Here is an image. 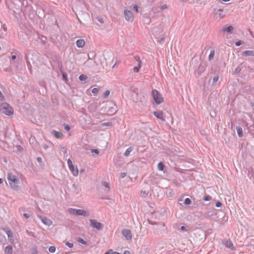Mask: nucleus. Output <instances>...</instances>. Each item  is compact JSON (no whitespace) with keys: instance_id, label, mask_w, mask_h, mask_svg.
Here are the masks:
<instances>
[{"instance_id":"1","label":"nucleus","mask_w":254,"mask_h":254,"mask_svg":"<svg viewBox=\"0 0 254 254\" xmlns=\"http://www.w3.org/2000/svg\"><path fill=\"white\" fill-rule=\"evenodd\" d=\"M7 180L11 189L14 190L18 191L19 190L18 184H19V179L15 175L11 173H8Z\"/></svg>"},{"instance_id":"2","label":"nucleus","mask_w":254,"mask_h":254,"mask_svg":"<svg viewBox=\"0 0 254 254\" xmlns=\"http://www.w3.org/2000/svg\"><path fill=\"white\" fill-rule=\"evenodd\" d=\"M0 112L7 116H11L13 114V110L7 103H3L0 105Z\"/></svg>"},{"instance_id":"3","label":"nucleus","mask_w":254,"mask_h":254,"mask_svg":"<svg viewBox=\"0 0 254 254\" xmlns=\"http://www.w3.org/2000/svg\"><path fill=\"white\" fill-rule=\"evenodd\" d=\"M151 224H155L153 227L155 232L158 235H163L166 233V228L164 223L156 224L155 222H151Z\"/></svg>"},{"instance_id":"4","label":"nucleus","mask_w":254,"mask_h":254,"mask_svg":"<svg viewBox=\"0 0 254 254\" xmlns=\"http://www.w3.org/2000/svg\"><path fill=\"white\" fill-rule=\"evenodd\" d=\"M151 95L156 105H159L164 101V98L162 95L157 90H153Z\"/></svg>"},{"instance_id":"5","label":"nucleus","mask_w":254,"mask_h":254,"mask_svg":"<svg viewBox=\"0 0 254 254\" xmlns=\"http://www.w3.org/2000/svg\"><path fill=\"white\" fill-rule=\"evenodd\" d=\"M68 211L70 214L76 216H86L87 215V212L83 209H77L70 208L68 209Z\"/></svg>"},{"instance_id":"6","label":"nucleus","mask_w":254,"mask_h":254,"mask_svg":"<svg viewBox=\"0 0 254 254\" xmlns=\"http://www.w3.org/2000/svg\"><path fill=\"white\" fill-rule=\"evenodd\" d=\"M90 226L93 228H96L98 231L102 230L104 228V225L101 223L98 222L96 220L90 219Z\"/></svg>"},{"instance_id":"7","label":"nucleus","mask_w":254,"mask_h":254,"mask_svg":"<svg viewBox=\"0 0 254 254\" xmlns=\"http://www.w3.org/2000/svg\"><path fill=\"white\" fill-rule=\"evenodd\" d=\"M126 20L128 22H132L133 19V16L132 12L129 10L125 9L124 12Z\"/></svg>"},{"instance_id":"8","label":"nucleus","mask_w":254,"mask_h":254,"mask_svg":"<svg viewBox=\"0 0 254 254\" xmlns=\"http://www.w3.org/2000/svg\"><path fill=\"white\" fill-rule=\"evenodd\" d=\"M122 234L126 238L127 240H131L132 235L130 230L125 229L122 231Z\"/></svg>"},{"instance_id":"9","label":"nucleus","mask_w":254,"mask_h":254,"mask_svg":"<svg viewBox=\"0 0 254 254\" xmlns=\"http://www.w3.org/2000/svg\"><path fill=\"white\" fill-rule=\"evenodd\" d=\"M223 244L225 245L227 248L231 249L232 251L235 250V248L234 247L233 243L230 240H224L223 242Z\"/></svg>"},{"instance_id":"10","label":"nucleus","mask_w":254,"mask_h":254,"mask_svg":"<svg viewBox=\"0 0 254 254\" xmlns=\"http://www.w3.org/2000/svg\"><path fill=\"white\" fill-rule=\"evenodd\" d=\"M134 59L137 62H138V65L137 66L134 67V68H133V70L134 72H138L139 71V68L141 66V62L140 59V58L138 56H135Z\"/></svg>"},{"instance_id":"11","label":"nucleus","mask_w":254,"mask_h":254,"mask_svg":"<svg viewBox=\"0 0 254 254\" xmlns=\"http://www.w3.org/2000/svg\"><path fill=\"white\" fill-rule=\"evenodd\" d=\"M40 219L42 221V222L45 225L47 226H50L52 224V222L50 219H48L45 216H40Z\"/></svg>"},{"instance_id":"12","label":"nucleus","mask_w":254,"mask_h":254,"mask_svg":"<svg viewBox=\"0 0 254 254\" xmlns=\"http://www.w3.org/2000/svg\"><path fill=\"white\" fill-rule=\"evenodd\" d=\"M51 133L52 134L54 135L55 137L58 139H61L63 136V134L62 132L55 130H52L51 131Z\"/></svg>"},{"instance_id":"13","label":"nucleus","mask_w":254,"mask_h":254,"mask_svg":"<svg viewBox=\"0 0 254 254\" xmlns=\"http://www.w3.org/2000/svg\"><path fill=\"white\" fill-rule=\"evenodd\" d=\"M4 230L5 231L9 239L11 241L13 240L14 237L12 232L8 228H4Z\"/></svg>"},{"instance_id":"14","label":"nucleus","mask_w":254,"mask_h":254,"mask_svg":"<svg viewBox=\"0 0 254 254\" xmlns=\"http://www.w3.org/2000/svg\"><path fill=\"white\" fill-rule=\"evenodd\" d=\"M243 57L254 56V50H248L242 53Z\"/></svg>"},{"instance_id":"15","label":"nucleus","mask_w":254,"mask_h":254,"mask_svg":"<svg viewBox=\"0 0 254 254\" xmlns=\"http://www.w3.org/2000/svg\"><path fill=\"white\" fill-rule=\"evenodd\" d=\"M153 115L158 119L162 120L163 121L164 120L163 119V115L162 111H154L153 112Z\"/></svg>"},{"instance_id":"16","label":"nucleus","mask_w":254,"mask_h":254,"mask_svg":"<svg viewBox=\"0 0 254 254\" xmlns=\"http://www.w3.org/2000/svg\"><path fill=\"white\" fill-rule=\"evenodd\" d=\"M68 167H69L70 171L72 172V174L74 176H76L78 175V171L77 167L75 168L73 165H72V166H70Z\"/></svg>"},{"instance_id":"17","label":"nucleus","mask_w":254,"mask_h":254,"mask_svg":"<svg viewBox=\"0 0 254 254\" xmlns=\"http://www.w3.org/2000/svg\"><path fill=\"white\" fill-rule=\"evenodd\" d=\"M79 79L82 82H84V83L88 82L89 81L88 77L85 74H81L79 76Z\"/></svg>"},{"instance_id":"18","label":"nucleus","mask_w":254,"mask_h":254,"mask_svg":"<svg viewBox=\"0 0 254 254\" xmlns=\"http://www.w3.org/2000/svg\"><path fill=\"white\" fill-rule=\"evenodd\" d=\"M76 45L78 48H82L85 45V41L83 39H78L76 41Z\"/></svg>"},{"instance_id":"19","label":"nucleus","mask_w":254,"mask_h":254,"mask_svg":"<svg viewBox=\"0 0 254 254\" xmlns=\"http://www.w3.org/2000/svg\"><path fill=\"white\" fill-rule=\"evenodd\" d=\"M72 189H73V191L76 194L78 193L81 190V189L79 188L78 186L75 184L72 185Z\"/></svg>"},{"instance_id":"20","label":"nucleus","mask_w":254,"mask_h":254,"mask_svg":"<svg viewBox=\"0 0 254 254\" xmlns=\"http://www.w3.org/2000/svg\"><path fill=\"white\" fill-rule=\"evenodd\" d=\"M233 30H234L233 27L231 25H230V26H228L227 27L224 28L222 29V31L224 32H227L229 33H232Z\"/></svg>"},{"instance_id":"21","label":"nucleus","mask_w":254,"mask_h":254,"mask_svg":"<svg viewBox=\"0 0 254 254\" xmlns=\"http://www.w3.org/2000/svg\"><path fill=\"white\" fill-rule=\"evenodd\" d=\"M4 252L7 254H12V247L11 245H8L6 246L5 248Z\"/></svg>"},{"instance_id":"22","label":"nucleus","mask_w":254,"mask_h":254,"mask_svg":"<svg viewBox=\"0 0 254 254\" xmlns=\"http://www.w3.org/2000/svg\"><path fill=\"white\" fill-rule=\"evenodd\" d=\"M236 129L238 136L239 137H242L243 136V131L242 128L241 127H237Z\"/></svg>"},{"instance_id":"23","label":"nucleus","mask_w":254,"mask_h":254,"mask_svg":"<svg viewBox=\"0 0 254 254\" xmlns=\"http://www.w3.org/2000/svg\"><path fill=\"white\" fill-rule=\"evenodd\" d=\"M214 55H215V50L214 49L211 50L210 53L208 56V61H211V60H212L214 58Z\"/></svg>"},{"instance_id":"24","label":"nucleus","mask_w":254,"mask_h":254,"mask_svg":"<svg viewBox=\"0 0 254 254\" xmlns=\"http://www.w3.org/2000/svg\"><path fill=\"white\" fill-rule=\"evenodd\" d=\"M158 169L159 171H163L165 168L164 164L162 162H160L157 165Z\"/></svg>"},{"instance_id":"25","label":"nucleus","mask_w":254,"mask_h":254,"mask_svg":"<svg viewBox=\"0 0 254 254\" xmlns=\"http://www.w3.org/2000/svg\"><path fill=\"white\" fill-rule=\"evenodd\" d=\"M132 148L131 147H129L126 150V151L124 153V155L126 157L128 156L130 154V153L132 151Z\"/></svg>"},{"instance_id":"26","label":"nucleus","mask_w":254,"mask_h":254,"mask_svg":"<svg viewBox=\"0 0 254 254\" xmlns=\"http://www.w3.org/2000/svg\"><path fill=\"white\" fill-rule=\"evenodd\" d=\"M191 200L190 198H186L183 202L185 205H190L191 204Z\"/></svg>"},{"instance_id":"27","label":"nucleus","mask_w":254,"mask_h":254,"mask_svg":"<svg viewBox=\"0 0 254 254\" xmlns=\"http://www.w3.org/2000/svg\"><path fill=\"white\" fill-rule=\"evenodd\" d=\"M62 76L63 80L66 83H68V78H67V75L66 73L63 72L62 73Z\"/></svg>"},{"instance_id":"28","label":"nucleus","mask_w":254,"mask_h":254,"mask_svg":"<svg viewBox=\"0 0 254 254\" xmlns=\"http://www.w3.org/2000/svg\"><path fill=\"white\" fill-rule=\"evenodd\" d=\"M77 241L82 245H87V242L81 238H78Z\"/></svg>"},{"instance_id":"29","label":"nucleus","mask_w":254,"mask_h":254,"mask_svg":"<svg viewBox=\"0 0 254 254\" xmlns=\"http://www.w3.org/2000/svg\"><path fill=\"white\" fill-rule=\"evenodd\" d=\"M219 79V77L217 75H216V76H215L213 78V81H212V85H214L215 84V83L218 81Z\"/></svg>"},{"instance_id":"30","label":"nucleus","mask_w":254,"mask_h":254,"mask_svg":"<svg viewBox=\"0 0 254 254\" xmlns=\"http://www.w3.org/2000/svg\"><path fill=\"white\" fill-rule=\"evenodd\" d=\"M102 185L104 187H106L107 188H108V190L107 191H109V189H110V185L109 183H108L107 182H102Z\"/></svg>"},{"instance_id":"31","label":"nucleus","mask_w":254,"mask_h":254,"mask_svg":"<svg viewBox=\"0 0 254 254\" xmlns=\"http://www.w3.org/2000/svg\"><path fill=\"white\" fill-rule=\"evenodd\" d=\"M110 93V92L109 90H106L103 94V97L104 98H107L109 94Z\"/></svg>"},{"instance_id":"32","label":"nucleus","mask_w":254,"mask_h":254,"mask_svg":"<svg viewBox=\"0 0 254 254\" xmlns=\"http://www.w3.org/2000/svg\"><path fill=\"white\" fill-rule=\"evenodd\" d=\"M49 251L51 253H54L56 251V247L54 246H51L49 248Z\"/></svg>"},{"instance_id":"33","label":"nucleus","mask_w":254,"mask_h":254,"mask_svg":"<svg viewBox=\"0 0 254 254\" xmlns=\"http://www.w3.org/2000/svg\"><path fill=\"white\" fill-rule=\"evenodd\" d=\"M203 199L204 201H209L211 199V197L209 195H206L203 197Z\"/></svg>"},{"instance_id":"34","label":"nucleus","mask_w":254,"mask_h":254,"mask_svg":"<svg viewBox=\"0 0 254 254\" xmlns=\"http://www.w3.org/2000/svg\"><path fill=\"white\" fill-rule=\"evenodd\" d=\"M165 40L164 37H161L158 40L157 42L159 43L160 44H162Z\"/></svg>"},{"instance_id":"35","label":"nucleus","mask_w":254,"mask_h":254,"mask_svg":"<svg viewBox=\"0 0 254 254\" xmlns=\"http://www.w3.org/2000/svg\"><path fill=\"white\" fill-rule=\"evenodd\" d=\"M112 125V124L111 122L104 123L102 124V126L110 127Z\"/></svg>"},{"instance_id":"36","label":"nucleus","mask_w":254,"mask_h":254,"mask_svg":"<svg viewBox=\"0 0 254 254\" xmlns=\"http://www.w3.org/2000/svg\"><path fill=\"white\" fill-rule=\"evenodd\" d=\"M65 245L67 246V247H68L69 248H71L73 247V243H69V242H65Z\"/></svg>"},{"instance_id":"37","label":"nucleus","mask_w":254,"mask_h":254,"mask_svg":"<svg viewBox=\"0 0 254 254\" xmlns=\"http://www.w3.org/2000/svg\"><path fill=\"white\" fill-rule=\"evenodd\" d=\"M244 42L242 41L239 40L235 43V45L236 46H240L242 44H243Z\"/></svg>"},{"instance_id":"38","label":"nucleus","mask_w":254,"mask_h":254,"mask_svg":"<svg viewBox=\"0 0 254 254\" xmlns=\"http://www.w3.org/2000/svg\"><path fill=\"white\" fill-rule=\"evenodd\" d=\"M242 70V68L240 66L237 67L236 68L235 70V72L236 73H239Z\"/></svg>"},{"instance_id":"39","label":"nucleus","mask_w":254,"mask_h":254,"mask_svg":"<svg viewBox=\"0 0 254 254\" xmlns=\"http://www.w3.org/2000/svg\"><path fill=\"white\" fill-rule=\"evenodd\" d=\"M99 91V89L97 88H94L92 90V93L93 94H97Z\"/></svg>"},{"instance_id":"40","label":"nucleus","mask_w":254,"mask_h":254,"mask_svg":"<svg viewBox=\"0 0 254 254\" xmlns=\"http://www.w3.org/2000/svg\"><path fill=\"white\" fill-rule=\"evenodd\" d=\"M91 151L92 153H95L96 154H98L99 153V150L97 149H92Z\"/></svg>"},{"instance_id":"41","label":"nucleus","mask_w":254,"mask_h":254,"mask_svg":"<svg viewBox=\"0 0 254 254\" xmlns=\"http://www.w3.org/2000/svg\"><path fill=\"white\" fill-rule=\"evenodd\" d=\"M222 203L219 201H217L215 203V206L217 207H221L222 206Z\"/></svg>"},{"instance_id":"42","label":"nucleus","mask_w":254,"mask_h":254,"mask_svg":"<svg viewBox=\"0 0 254 254\" xmlns=\"http://www.w3.org/2000/svg\"><path fill=\"white\" fill-rule=\"evenodd\" d=\"M133 10L136 12H138V7L136 4H134L133 6Z\"/></svg>"},{"instance_id":"43","label":"nucleus","mask_w":254,"mask_h":254,"mask_svg":"<svg viewBox=\"0 0 254 254\" xmlns=\"http://www.w3.org/2000/svg\"><path fill=\"white\" fill-rule=\"evenodd\" d=\"M64 129L66 130V131H69L70 129V127H69V125H64Z\"/></svg>"},{"instance_id":"44","label":"nucleus","mask_w":254,"mask_h":254,"mask_svg":"<svg viewBox=\"0 0 254 254\" xmlns=\"http://www.w3.org/2000/svg\"><path fill=\"white\" fill-rule=\"evenodd\" d=\"M127 176V173L125 172H123L120 174V177L121 178H124Z\"/></svg>"},{"instance_id":"45","label":"nucleus","mask_w":254,"mask_h":254,"mask_svg":"<svg viewBox=\"0 0 254 254\" xmlns=\"http://www.w3.org/2000/svg\"><path fill=\"white\" fill-rule=\"evenodd\" d=\"M67 164H68V167H69L70 166H72V165H73L71 160L69 159H68V160H67Z\"/></svg>"},{"instance_id":"46","label":"nucleus","mask_w":254,"mask_h":254,"mask_svg":"<svg viewBox=\"0 0 254 254\" xmlns=\"http://www.w3.org/2000/svg\"><path fill=\"white\" fill-rule=\"evenodd\" d=\"M42 147L44 149L46 150L48 148L49 146L47 144L44 143L42 144Z\"/></svg>"},{"instance_id":"47","label":"nucleus","mask_w":254,"mask_h":254,"mask_svg":"<svg viewBox=\"0 0 254 254\" xmlns=\"http://www.w3.org/2000/svg\"><path fill=\"white\" fill-rule=\"evenodd\" d=\"M37 160L39 164H41L42 163V159L41 157H37Z\"/></svg>"},{"instance_id":"48","label":"nucleus","mask_w":254,"mask_h":254,"mask_svg":"<svg viewBox=\"0 0 254 254\" xmlns=\"http://www.w3.org/2000/svg\"><path fill=\"white\" fill-rule=\"evenodd\" d=\"M182 1L184 2L189 1V2L191 3L194 2V0H182Z\"/></svg>"},{"instance_id":"49","label":"nucleus","mask_w":254,"mask_h":254,"mask_svg":"<svg viewBox=\"0 0 254 254\" xmlns=\"http://www.w3.org/2000/svg\"><path fill=\"white\" fill-rule=\"evenodd\" d=\"M23 216L26 218H29L30 216V214H28V213H24L23 214Z\"/></svg>"},{"instance_id":"50","label":"nucleus","mask_w":254,"mask_h":254,"mask_svg":"<svg viewBox=\"0 0 254 254\" xmlns=\"http://www.w3.org/2000/svg\"><path fill=\"white\" fill-rule=\"evenodd\" d=\"M180 229L182 231H187L188 230V229H186V227L184 226H181Z\"/></svg>"},{"instance_id":"51","label":"nucleus","mask_w":254,"mask_h":254,"mask_svg":"<svg viewBox=\"0 0 254 254\" xmlns=\"http://www.w3.org/2000/svg\"><path fill=\"white\" fill-rule=\"evenodd\" d=\"M62 150L64 152V153H67V149H66V147H62Z\"/></svg>"},{"instance_id":"52","label":"nucleus","mask_w":254,"mask_h":254,"mask_svg":"<svg viewBox=\"0 0 254 254\" xmlns=\"http://www.w3.org/2000/svg\"><path fill=\"white\" fill-rule=\"evenodd\" d=\"M97 20L99 22H100L101 23H103L104 22L103 20L101 18L98 17Z\"/></svg>"},{"instance_id":"53","label":"nucleus","mask_w":254,"mask_h":254,"mask_svg":"<svg viewBox=\"0 0 254 254\" xmlns=\"http://www.w3.org/2000/svg\"><path fill=\"white\" fill-rule=\"evenodd\" d=\"M112 252V250H109L107 252H106L104 254H111V252Z\"/></svg>"},{"instance_id":"54","label":"nucleus","mask_w":254,"mask_h":254,"mask_svg":"<svg viewBox=\"0 0 254 254\" xmlns=\"http://www.w3.org/2000/svg\"><path fill=\"white\" fill-rule=\"evenodd\" d=\"M32 254H38V252L36 250H33Z\"/></svg>"},{"instance_id":"55","label":"nucleus","mask_w":254,"mask_h":254,"mask_svg":"<svg viewBox=\"0 0 254 254\" xmlns=\"http://www.w3.org/2000/svg\"><path fill=\"white\" fill-rule=\"evenodd\" d=\"M141 193H142L143 194H144V195H147V192L145 191V190H143V191H141Z\"/></svg>"},{"instance_id":"56","label":"nucleus","mask_w":254,"mask_h":254,"mask_svg":"<svg viewBox=\"0 0 254 254\" xmlns=\"http://www.w3.org/2000/svg\"><path fill=\"white\" fill-rule=\"evenodd\" d=\"M111 254H120L118 252H113L112 251V252H111Z\"/></svg>"},{"instance_id":"57","label":"nucleus","mask_w":254,"mask_h":254,"mask_svg":"<svg viewBox=\"0 0 254 254\" xmlns=\"http://www.w3.org/2000/svg\"><path fill=\"white\" fill-rule=\"evenodd\" d=\"M16 59V55H12V59L13 60H15Z\"/></svg>"},{"instance_id":"58","label":"nucleus","mask_w":254,"mask_h":254,"mask_svg":"<svg viewBox=\"0 0 254 254\" xmlns=\"http://www.w3.org/2000/svg\"><path fill=\"white\" fill-rule=\"evenodd\" d=\"M17 148L19 150H21V149H22V147L20 145L17 146Z\"/></svg>"},{"instance_id":"59","label":"nucleus","mask_w":254,"mask_h":254,"mask_svg":"<svg viewBox=\"0 0 254 254\" xmlns=\"http://www.w3.org/2000/svg\"><path fill=\"white\" fill-rule=\"evenodd\" d=\"M167 8V6H166V5H163V6L161 7V9H165V8Z\"/></svg>"},{"instance_id":"60","label":"nucleus","mask_w":254,"mask_h":254,"mask_svg":"<svg viewBox=\"0 0 254 254\" xmlns=\"http://www.w3.org/2000/svg\"><path fill=\"white\" fill-rule=\"evenodd\" d=\"M124 254H130V252L128 251H126Z\"/></svg>"},{"instance_id":"61","label":"nucleus","mask_w":254,"mask_h":254,"mask_svg":"<svg viewBox=\"0 0 254 254\" xmlns=\"http://www.w3.org/2000/svg\"><path fill=\"white\" fill-rule=\"evenodd\" d=\"M225 16V15L224 14H219V17H221V18H223Z\"/></svg>"},{"instance_id":"62","label":"nucleus","mask_w":254,"mask_h":254,"mask_svg":"<svg viewBox=\"0 0 254 254\" xmlns=\"http://www.w3.org/2000/svg\"><path fill=\"white\" fill-rule=\"evenodd\" d=\"M3 179H1V178H0V184H2V183H3Z\"/></svg>"},{"instance_id":"63","label":"nucleus","mask_w":254,"mask_h":254,"mask_svg":"<svg viewBox=\"0 0 254 254\" xmlns=\"http://www.w3.org/2000/svg\"><path fill=\"white\" fill-rule=\"evenodd\" d=\"M251 107L254 106V102L251 103Z\"/></svg>"},{"instance_id":"64","label":"nucleus","mask_w":254,"mask_h":254,"mask_svg":"<svg viewBox=\"0 0 254 254\" xmlns=\"http://www.w3.org/2000/svg\"><path fill=\"white\" fill-rule=\"evenodd\" d=\"M218 11H220V12H222L223 11V9H222V8H220V9H218Z\"/></svg>"}]
</instances>
